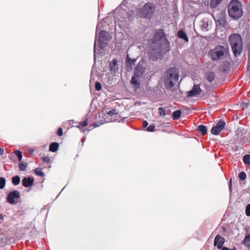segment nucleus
<instances>
[{"mask_svg":"<svg viewBox=\"0 0 250 250\" xmlns=\"http://www.w3.org/2000/svg\"><path fill=\"white\" fill-rule=\"evenodd\" d=\"M148 43L152 47L149 54V59L152 61L162 60L170 50V42L162 29L155 30L153 38L148 41Z\"/></svg>","mask_w":250,"mask_h":250,"instance_id":"f257e3e1","label":"nucleus"},{"mask_svg":"<svg viewBox=\"0 0 250 250\" xmlns=\"http://www.w3.org/2000/svg\"><path fill=\"white\" fill-rule=\"evenodd\" d=\"M146 70V67L143 65V62H139L135 67L130 83L135 90L141 88V79L145 73Z\"/></svg>","mask_w":250,"mask_h":250,"instance_id":"f03ea898","label":"nucleus"},{"mask_svg":"<svg viewBox=\"0 0 250 250\" xmlns=\"http://www.w3.org/2000/svg\"><path fill=\"white\" fill-rule=\"evenodd\" d=\"M229 42L234 56L235 57L240 56L243 49L241 36L239 34H232L229 36Z\"/></svg>","mask_w":250,"mask_h":250,"instance_id":"7ed1b4c3","label":"nucleus"},{"mask_svg":"<svg viewBox=\"0 0 250 250\" xmlns=\"http://www.w3.org/2000/svg\"><path fill=\"white\" fill-rule=\"evenodd\" d=\"M179 78V71L175 67L167 69L165 73L164 80V86L166 88L172 87L178 81Z\"/></svg>","mask_w":250,"mask_h":250,"instance_id":"20e7f679","label":"nucleus"},{"mask_svg":"<svg viewBox=\"0 0 250 250\" xmlns=\"http://www.w3.org/2000/svg\"><path fill=\"white\" fill-rule=\"evenodd\" d=\"M228 13L229 16L235 20H237L243 15L242 5L238 0H231L228 5Z\"/></svg>","mask_w":250,"mask_h":250,"instance_id":"39448f33","label":"nucleus"},{"mask_svg":"<svg viewBox=\"0 0 250 250\" xmlns=\"http://www.w3.org/2000/svg\"><path fill=\"white\" fill-rule=\"evenodd\" d=\"M98 41V44L99 45L100 51L101 50H104V48L106 46L108 42L109 41V33L104 30H101L99 34L98 39H97L96 37L94 46V59L95 61L96 56L97 53L101 54L100 52H97L96 48V43ZM102 53V52H101Z\"/></svg>","mask_w":250,"mask_h":250,"instance_id":"423d86ee","label":"nucleus"},{"mask_svg":"<svg viewBox=\"0 0 250 250\" xmlns=\"http://www.w3.org/2000/svg\"><path fill=\"white\" fill-rule=\"evenodd\" d=\"M156 10L155 4L148 2L139 10V14L142 17L147 19H151Z\"/></svg>","mask_w":250,"mask_h":250,"instance_id":"0eeeda50","label":"nucleus"},{"mask_svg":"<svg viewBox=\"0 0 250 250\" xmlns=\"http://www.w3.org/2000/svg\"><path fill=\"white\" fill-rule=\"evenodd\" d=\"M227 52L228 49L226 47L218 45L214 49H211L208 52V55L211 57L212 60L218 61L222 59Z\"/></svg>","mask_w":250,"mask_h":250,"instance_id":"6e6552de","label":"nucleus"},{"mask_svg":"<svg viewBox=\"0 0 250 250\" xmlns=\"http://www.w3.org/2000/svg\"><path fill=\"white\" fill-rule=\"evenodd\" d=\"M226 123L223 120H219L215 126H213L211 129V133L213 135H217L220 131L224 128Z\"/></svg>","mask_w":250,"mask_h":250,"instance_id":"1a4fd4ad","label":"nucleus"},{"mask_svg":"<svg viewBox=\"0 0 250 250\" xmlns=\"http://www.w3.org/2000/svg\"><path fill=\"white\" fill-rule=\"evenodd\" d=\"M20 197V194L18 190H13L10 192L7 196V202L11 205L15 204L16 201L15 199H19Z\"/></svg>","mask_w":250,"mask_h":250,"instance_id":"9d476101","label":"nucleus"},{"mask_svg":"<svg viewBox=\"0 0 250 250\" xmlns=\"http://www.w3.org/2000/svg\"><path fill=\"white\" fill-rule=\"evenodd\" d=\"M202 91L199 84H194L192 89L188 92V96L190 97L196 96L200 94Z\"/></svg>","mask_w":250,"mask_h":250,"instance_id":"9b49d317","label":"nucleus"},{"mask_svg":"<svg viewBox=\"0 0 250 250\" xmlns=\"http://www.w3.org/2000/svg\"><path fill=\"white\" fill-rule=\"evenodd\" d=\"M225 239L224 237L221 236L219 234H217L214 239V246H217L219 249H222L224 244Z\"/></svg>","mask_w":250,"mask_h":250,"instance_id":"f8f14e48","label":"nucleus"},{"mask_svg":"<svg viewBox=\"0 0 250 250\" xmlns=\"http://www.w3.org/2000/svg\"><path fill=\"white\" fill-rule=\"evenodd\" d=\"M118 61L116 58L113 59L109 63L110 71L112 73H116L118 71L119 66L118 64Z\"/></svg>","mask_w":250,"mask_h":250,"instance_id":"ddd939ff","label":"nucleus"},{"mask_svg":"<svg viewBox=\"0 0 250 250\" xmlns=\"http://www.w3.org/2000/svg\"><path fill=\"white\" fill-rule=\"evenodd\" d=\"M22 185L25 188L31 187L33 185L34 179L30 177H24L22 180Z\"/></svg>","mask_w":250,"mask_h":250,"instance_id":"4468645a","label":"nucleus"},{"mask_svg":"<svg viewBox=\"0 0 250 250\" xmlns=\"http://www.w3.org/2000/svg\"><path fill=\"white\" fill-rule=\"evenodd\" d=\"M136 62V59H131L129 57L128 55H127L126 58V63L125 65L126 67L129 69H131L132 66L133 65H134L135 62Z\"/></svg>","mask_w":250,"mask_h":250,"instance_id":"2eb2a0df","label":"nucleus"},{"mask_svg":"<svg viewBox=\"0 0 250 250\" xmlns=\"http://www.w3.org/2000/svg\"><path fill=\"white\" fill-rule=\"evenodd\" d=\"M177 36L179 38L183 39L186 42H188V38L187 33L182 29H180L178 31Z\"/></svg>","mask_w":250,"mask_h":250,"instance_id":"dca6fc26","label":"nucleus"},{"mask_svg":"<svg viewBox=\"0 0 250 250\" xmlns=\"http://www.w3.org/2000/svg\"><path fill=\"white\" fill-rule=\"evenodd\" d=\"M215 75L213 72L208 71L206 74V78L209 82H212L215 79Z\"/></svg>","mask_w":250,"mask_h":250,"instance_id":"f3484780","label":"nucleus"},{"mask_svg":"<svg viewBox=\"0 0 250 250\" xmlns=\"http://www.w3.org/2000/svg\"><path fill=\"white\" fill-rule=\"evenodd\" d=\"M59 144L56 142L51 143L49 145V151L52 152H56L59 148Z\"/></svg>","mask_w":250,"mask_h":250,"instance_id":"a211bd4d","label":"nucleus"},{"mask_svg":"<svg viewBox=\"0 0 250 250\" xmlns=\"http://www.w3.org/2000/svg\"><path fill=\"white\" fill-rule=\"evenodd\" d=\"M197 131L201 133L202 135H205L207 133L208 129L206 125H200L198 126Z\"/></svg>","mask_w":250,"mask_h":250,"instance_id":"6ab92c4d","label":"nucleus"},{"mask_svg":"<svg viewBox=\"0 0 250 250\" xmlns=\"http://www.w3.org/2000/svg\"><path fill=\"white\" fill-rule=\"evenodd\" d=\"M181 114L182 112L181 110H177L172 113L171 117L173 120H177L180 119Z\"/></svg>","mask_w":250,"mask_h":250,"instance_id":"aec40b11","label":"nucleus"},{"mask_svg":"<svg viewBox=\"0 0 250 250\" xmlns=\"http://www.w3.org/2000/svg\"><path fill=\"white\" fill-rule=\"evenodd\" d=\"M21 181V178L19 175H15L12 178V183L15 185H18Z\"/></svg>","mask_w":250,"mask_h":250,"instance_id":"412c9836","label":"nucleus"},{"mask_svg":"<svg viewBox=\"0 0 250 250\" xmlns=\"http://www.w3.org/2000/svg\"><path fill=\"white\" fill-rule=\"evenodd\" d=\"M243 162L245 165H250V154H246L243 156Z\"/></svg>","mask_w":250,"mask_h":250,"instance_id":"4be33fe9","label":"nucleus"},{"mask_svg":"<svg viewBox=\"0 0 250 250\" xmlns=\"http://www.w3.org/2000/svg\"><path fill=\"white\" fill-rule=\"evenodd\" d=\"M222 0H211L210 6L211 8H216Z\"/></svg>","mask_w":250,"mask_h":250,"instance_id":"5701e85b","label":"nucleus"},{"mask_svg":"<svg viewBox=\"0 0 250 250\" xmlns=\"http://www.w3.org/2000/svg\"><path fill=\"white\" fill-rule=\"evenodd\" d=\"M250 242V234H249L245 236L244 239L243 241V244L248 247H250V244L249 243Z\"/></svg>","mask_w":250,"mask_h":250,"instance_id":"b1692460","label":"nucleus"},{"mask_svg":"<svg viewBox=\"0 0 250 250\" xmlns=\"http://www.w3.org/2000/svg\"><path fill=\"white\" fill-rule=\"evenodd\" d=\"M18 167L21 170L25 171L27 167V164L26 163L21 162L19 164Z\"/></svg>","mask_w":250,"mask_h":250,"instance_id":"393cba45","label":"nucleus"},{"mask_svg":"<svg viewBox=\"0 0 250 250\" xmlns=\"http://www.w3.org/2000/svg\"><path fill=\"white\" fill-rule=\"evenodd\" d=\"M106 113L110 116L115 115L117 116L118 114V112L116 109H113L112 110H106Z\"/></svg>","mask_w":250,"mask_h":250,"instance_id":"a878e982","label":"nucleus"},{"mask_svg":"<svg viewBox=\"0 0 250 250\" xmlns=\"http://www.w3.org/2000/svg\"><path fill=\"white\" fill-rule=\"evenodd\" d=\"M35 174L37 176H40L43 177L45 176L44 173L40 168H36L34 171Z\"/></svg>","mask_w":250,"mask_h":250,"instance_id":"bb28decb","label":"nucleus"},{"mask_svg":"<svg viewBox=\"0 0 250 250\" xmlns=\"http://www.w3.org/2000/svg\"><path fill=\"white\" fill-rule=\"evenodd\" d=\"M88 125L87 119L84 120L83 122H80L79 123V125H76V126L78 128H80L81 126L85 127L86 126Z\"/></svg>","mask_w":250,"mask_h":250,"instance_id":"cd10ccee","label":"nucleus"},{"mask_svg":"<svg viewBox=\"0 0 250 250\" xmlns=\"http://www.w3.org/2000/svg\"><path fill=\"white\" fill-rule=\"evenodd\" d=\"M14 153L17 156L19 161H21L22 158V154L20 150H16L14 151Z\"/></svg>","mask_w":250,"mask_h":250,"instance_id":"c85d7f7f","label":"nucleus"},{"mask_svg":"<svg viewBox=\"0 0 250 250\" xmlns=\"http://www.w3.org/2000/svg\"><path fill=\"white\" fill-rule=\"evenodd\" d=\"M238 177L239 179L241 181L245 180L247 177L246 173L244 171L240 172L239 173Z\"/></svg>","mask_w":250,"mask_h":250,"instance_id":"c756f323","label":"nucleus"},{"mask_svg":"<svg viewBox=\"0 0 250 250\" xmlns=\"http://www.w3.org/2000/svg\"><path fill=\"white\" fill-rule=\"evenodd\" d=\"M5 179L3 177H0V189H3L5 186Z\"/></svg>","mask_w":250,"mask_h":250,"instance_id":"7c9ffc66","label":"nucleus"},{"mask_svg":"<svg viewBox=\"0 0 250 250\" xmlns=\"http://www.w3.org/2000/svg\"><path fill=\"white\" fill-rule=\"evenodd\" d=\"M159 114L160 116H165L166 115V110L163 107H160L158 108Z\"/></svg>","mask_w":250,"mask_h":250,"instance_id":"2f4dec72","label":"nucleus"},{"mask_svg":"<svg viewBox=\"0 0 250 250\" xmlns=\"http://www.w3.org/2000/svg\"><path fill=\"white\" fill-rule=\"evenodd\" d=\"M155 125L154 124L150 125L146 128V131L148 132H153L154 131Z\"/></svg>","mask_w":250,"mask_h":250,"instance_id":"473e14b6","label":"nucleus"},{"mask_svg":"<svg viewBox=\"0 0 250 250\" xmlns=\"http://www.w3.org/2000/svg\"><path fill=\"white\" fill-rule=\"evenodd\" d=\"M95 89L97 91H100L102 89V85L98 81H97L95 83Z\"/></svg>","mask_w":250,"mask_h":250,"instance_id":"72a5a7b5","label":"nucleus"},{"mask_svg":"<svg viewBox=\"0 0 250 250\" xmlns=\"http://www.w3.org/2000/svg\"><path fill=\"white\" fill-rule=\"evenodd\" d=\"M247 49L248 50V62L250 64V42L248 44L247 46Z\"/></svg>","mask_w":250,"mask_h":250,"instance_id":"f704fd0d","label":"nucleus"},{"mask_svg":"<svg viewBox=\"0 0 250 250\" xmlns=\"http://www.w3.org/2000/svg\"><path fill=\"white\" fill-rule=\"evenodd\" d=\"M246 215L247 216H250V204H248L247 205L246 207V210H245Z\"/></svg>","mask_w":250,"mask_h":250,"instance_id":"c9c22d12","label":"nucleus"},{"mask_svg":"<svg viewBox=\"0 0 250 250\" xmlns=\"http://www.w3.org/2000/svg\"><path fill=\"white\" fill-rule=\"evenodd\" d=\"M238 142L239 144L243 145L247 142V139L243 137V138L239 139Z\"/></svg>","mask_w":250,"mask_h":250,"instance_id":"e433bc0d","label":"nucleus"},{"mask_svg":"<svg viewBox=\"0 0 250 250\" xmlns=\"http://www.w3.org/2000/svg\"><path fill=\"white\" fill-rule=\"evenodd\" d=\"M93 128H94L93 126L92 125H89L88 128L83 129L82 132L84 133L86 131H89L92 130Z\"/></svg>","mask_w":250,"mask_h":250,"instance_id":"4c0bfd02","label":"nucleus"},{"mask_svg":"<svg viewBox=\"0 0 250 250\" xmlns=\"http://www.w3.org/2000/svg\"><path fill=\"white\" fill-rule=\"evenodd\" d=\"M42 160L43 162H45L46 163H48L50 162V158L48 157H42Z\"/></svg>","mask_w":250,"mask_h":250,"instance_id":"58836bf2","label":"nucleus"},{"mask_svg":"<svg viewBox=\"0 0 250 250\" xmlns=\"http://www.w3.org/2000/svg\"><path fill=\"white\" fill-rule=\"evenodd\" d=\"M63 132L62 128L60 127L58 128L57 131V134L59 136H62V135Z\"/></svg>","mask_w":250,"mask_h":250,"instance_id":"ea45409f","label":"nucleus"},{"mask_svg":"<svg viewBox=\"0 0 250 250\" xmlns=\"http://www.w3.org/2000/svg\"><path fill=\"white\" fill-rule=\"evenodd\" d=\"M221 250H236L235 248H233V249H229L228 247H223L221 249Z\"/></svg>","mask_w":250,"mask_h":250,"instance_id":"a19ab883","label":"nucleus"},{"mask_svg":"<svg viewBox=\"0 0 250 250\" xmlns=\"http://www.w3.org/2000/svg\"><path fill=\"white\" fill-rule=\"evenodd\" d=\"M102 124H103V123H101L100 124H99L98 123H95L92 124V125L93 126V128H95V127L99 126L100 125H101Z\"/></svg>","mask_w":250,"mask_h":250,"instance_id":"79ce46f5","label":"nucleus"},{"mask_svg":"<svg viewBox=\"0 0 250 250\" xmlns=\"http://www.w3.org/2000/svg\"><path fill=\"white\" fill-rule=\"evenodd\" d=\"M148 125V123L146 121H144L143 123V127L144 128L146 127Z\"/></svg>","mask_w":250,"mask_h":250,"instance_id":"37998d69","label":"nucleus"},{"mask_svg":"<svg viewBox=\"0 0 250 250\" xmlns=\"http://www.w3.org/2000/svg\"><path fill=\"white\" fill-rule=\"evenodd\" d=\"M231 187H232V179H230L229 180V189L231 190Z\"/></svg>","mask_w":250,"mask_h":250,"instance_id":"c03bdc74","label":"nucleus"},{"mask_svg":"<svg viewBox=\"0 0 250 250\" xmlns=\"http://www.w3.org/2000/svg\"><path fill=\"white\" fill-rule=\"evenodd\" d=\"M4 153V149L0 147V155H2Z\"/></svg>","mask_w":250,"mask_h":250,"instance_id":"a18cd8bd","label":"nucleus"},{"mask_svg":"<svg viewBox=\"0 0 250 250\" xmlns=\"http://www.w3.org/2000/svg\"><path fill=\"white\" fill-rule=\"evenodd\" d=\"M100 27V23H98L97 25V29H96V34H97V32H98V29Z\"/></svg>","mask_w":250,"mask_h":250,"instance_id":"49530a36","label":"nucleus"},{"mask_svg":"<svg viewBox=\"0 0 250 250\" xmlns=\"http://www.w3.org/2000/svg\"><path fill=\"white\" fill-rule=\"evenodd\" d=\"M0 220H3L4 219V216L2 214H0Z\"/></svg>","mask_w":250,"mask_h":250,"instance_id":"de8ad7c7","label":"nucleus"},{"mask_svg":"<svg viewBox=\"0 0 250 250\" xmlns=\"http://www.w3.org/2000/svg\"><path fill=\"white\" fill-rule=\"evenodd\" d=\"M125 13L126 14V17H127V18H128V13L126 12H125Z\"/></svg>","mask_w":250,"mask_h":250,"instance_id":"09e8293b","label":"nucleus"},{"mask_svg":"<svg viewBox=\"0 0 250 250\" xmlns=\"http://www.w3.org/2000/svg\"><path fill=\"white\" fill-rule=\"evenodd\" d=\"M243 105L247 107L248 105V104H243Z\"/></svg>","mask_w":250,"mask_h":250,"instance_id":"8fccbe9b","label":"nucleus"},{"mask_svg":"<svg viewBox=\"0 0 250 250\" xmlns=\"http://www.w3.org/2000/svg\"><path fill=\"white\" fill-rule=\"evenodd\" d=\"M93 70V68H92V70H91V74H92Z\"/></svg>","mask_w":250,"mask_h":250,"instance_id":"3c124183","label":"nucleus"}]
</instances>
